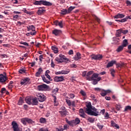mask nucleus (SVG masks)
Here are the masks:
<instances>
[{
  "label": "nucleus",
  "mask_w": 131,
  "mask_h": 131,
  "mask_svg": "<svg viewBox=\"0 0 131 131\" xmlns=\"http://www.w3.org/2000/svg\"><path fill=\"white\" fill-rule=\"evenodd\" d=\"M92 59L94 60H101L102 58V55L100 54H97V55H92Z\"/></svg>",
  "instance_id": "7"
},
{
  "label": "nucleus",
  "mask_w": 131,
  "mask_h": 131,
  "mask_svg": "<svg viewBox=\"0 0 131 131\" xmlns=\"http://www.w3.org/2000/svg\"><path fill=\"white\" fill-rule=\"evenodd\" d=\"M29 33H30V34H31V35H36V31H33L32 32H29Z\"/></svg>",
  "instance_id": "51"
},
{
  "label": "nucleus",
  "mask_w": 131,
  "mask_h": 131,
  "mask_svg": "<svg viewBox=\"0 0 131 131\" xmlns=\"http://www.w3.org/2000/svg\"><path fill=\"white\" fill-rule=\"evenodd\" d=\"M94 18H95V20L97 21L98 23H100V19L99 18L96 16V15H95L94 17Z\"/></svg>",
  "instance_id": "49"
},
{
  "label": "nucleus",
  "mask_w": 131,
  "mask_h": 131,
  "mask_svg": "<svg viewBox=\"0 0 131 131\" xmlns=\"http://www.w3.org/2000/svg\"><path fill=\"white\" fill-rule=\"evenodd\" d=\"M49 88H50V87L47 84H40L37 86V90L39 91H47L49 89Z\"/></svg>",
  "instance_id": "4"
},
{
  "label": "nucleus",
  "mask_w": 131,
  "mask_h": 131,
  "mask_svg": "<svg viewBox=\"0 0 131 131\" xmlns=\"http://www.w3.org/2000/svg\"><path fill=\"white\" fill-rule=\"evenodd\" d=\"M51 50L54 51V53H55V54H57L58 52H59L58 51V49L57 48V47H55L54 46L51 47Z\"/></svg>",
  "instance_id": "30"
},
{
  "label": "nucleus",
  "mask_w": 131,
  "mask_h": 131,
  "mask_svg": "<svg viewBox=\"0 0 131 131\" xmlns=\"http://www.w3.org/2000/svg\"><path fill=\"white\" fill-rule=\"evenodd\" d=\"M38 131H49L48 129H45L43 128H40Z\"/></svg>",
  "instance_id": "63"
},
{
  "label": "nucleus",
  "mask_w": 131,
  "mask_h": 131,
  "mask_svg": "<svg viewBox=\"0 0 131 131\" xmlns=\"http://www.w3.org/2000/svg\"><path fill=\"white\" fill-rule=\"evenodd\" d=\"M7 91H6V88H1V93L2 94H4Z\"/></svg>",
  "instance_id": "41"
},
{
  "label": "nucleus",
  "mask_w": 131,
  "mask_h": 131,
  "mask_svg": "<svg viewBox=\"0 0 131 131\" xmlns=\"http://www.w3.org/2000/svg\"><path fill=\"white\" fill-rule=\"evenodd\" d=\"M99 75H100V74L94 73L93 71H91L88 72L87 73L86 79L89 81H93L92 82V84L96 85L98 84V82L102 79V78L99 77Z\"/></svg>",
  "instance_id": "1"
},
{
  "label": "nucleus",
  "mask_w": 131,
  "mask_h": 131,
  "mask_svg": "<svg viewBox=\"0 0 131 131\" xmlns=\"http://www.w3.org/2000/svg\"><path fill=\"white\" fill-rule=\"evenodd\" d=\"M12 126L13 129V131H21L18 128V125L15 121L12 122Z\"/></svg>",
  "instance_id": "6"
},
{
  "label": "nucleus",
  "mask_w": 131,
  "mask_h": 131,
  "mask_svg": "<svg viewBox=\"0 0 131 131\" xmlns=\"http://www.w3.org/2000/svg\"><path fill=\"white\" fill-rule=\"evenodd\" d=\"M26 121L28 123L30 124H33L34 123V121H33V120L31 119H29L28 118H25Z\"/></svg>",
  "instance_id": "27"
},
{
  "label": "nucleus",
  "mask_w": 131,
  "mask_h": 131,
  "mask_svg": "<svg viewBox=\"0 0 131 131\" xmlns=\"http://www.w3.org/2000/svg\"><path fill=\"white\" fill-rule=\"evenodd\" d=\"M75 98V95L73 94H70V99H73Z\"/></svg>",
  "instance_id": "57"
},
{
  "label": "nucleus",
  "mask_w": 131,
  "mask_h": 131,
  "mask_svg": "<svg viewBox=\"0 0 131 131\" xmlns=\"http://www.w3.org/2000/svg\"><path fill=\"white\" fill-rule=\"evenodd\" d=\"M35 28L34 27V26L33 25H31V26H30L29 27H28V31H31L32 32H34V31H35Z\"/></svg>",
  "instance_id": "21"
},
{
  "label": "nucleus",
  "mask_w": 131,
  "mask_h": 131,
  "mask_svg": "<svg viewBox=\"0 0 131 131\" xmlns=\"http://www.w3.org/2000/svg\"><path fill=\"white\" fill-rule=\"evenodd\" d=\"M37 97H38V101L40 102H42L46 100V96L41 93H38V94H37Z\"/></svg>",
  "instance_id": "5"
},
{
  "label": "nucleus",
  "mask_w": 131,
  "mask_h": 131,
  "mask_svg": "<svg viewBox=\"0 0 131 131\" xmlns=\"http://www.w3.org/2000/svg\"><path fill=\"white\" fill-rule=\"evenodd\" d=\"M60 59L64 60L65 62H68L69 61V59L67 58L64 55H63L61 54H60L59 55Z\"/></svg>",
  "instance_id": "17"
},
{
  "label": "nucleus",
  "mask_w": 131,
  "mask_h": 131,
  "mask_svg": "<svg viewBox=\"0 0 131 131\" xmlns=\"http://www.w3.org/2000/svg\"><path fill=\"white\" fill-rule=\"evenodd\" d=\"M51 68H54L55 67V64L54 63L53 60H51Z\"/></svg>",
  "instance_id": "53"
},
{
  "label": "nucleus",
  "mask_w": 131,
  "mask_h": 131,
  "mask_svg": "<svg viewBox=\"0 0 131 131\" xmlns=\"http://www.w3.org/2000/svg\"><path fill=\"white\" fill-rule=\"evenodd\" d=\"M61 15H65L67 14H70L69 12H68V10L66 9H63L61 10V13H60Z\"/></svg>",
  "instance_id": "16"
},
{
  "label": "nucleus",
  "mask_w": 131,
  "mask_h": 131,
  "mask_svg": "<svg viewBox=\"0 0 131 131\" xmlns=\"http://www.w3.org/2000/svg\"><path fill=\"white\" fill-rule=\"evenodd\" d=\"M55 60L56 61H57L58 63H62L65 62L64 60L59 58V57H56Z\"/></svg>",
  "instance_id": "29"
},
{
  "label": "nucleus",
  "mask_w": 131,
  "mask_h": 131,
  "mask_svg": "<svg viewBox=\"0 0 131 131\" xmlns=\"http://www.w3.org/2000/svg\"><path fill=\"white\" fill-rule=\"evenodd\" d=\"M114 64H116V60H112L110 62H108L107 64L106 65V68H111L113 66Z\"/></svg>",
  "instance_id": "14"
},
{
  "label": "nucleus",
  "mask_w": 131,
  "mask_h": 131,
  "mask_svg": "<svg viewBox=\"0 0 131 131\" xmlns=\"http://www.w3.org/2000/svg\"><path fill=\"white\" fill-rule=\"evenodd\" d=\"M121 33H122V32H121V30L120 29L117 30L116 34V37H119Z\"/></svg>",
  "instance_id": "31"
},
{
  "label": "nucleus",
  "mask_w": 131,
  "mask_h": 131,
  "mask_svg": "<svg viewBox=\"0 0 131 131\" xmlns=\"http://www.w3.org/2000/svg\"><path fill=\"white\" fill-rule=\"evenodd\" d=\"M42 80H43L44 82L47 83V84H50L51 83L50 81L47 80L45 76H42Z\"/></svg>",
  "instance_id": "33"
},
{
  "label": "nucleus",
  "mask_w": 131,
  "mask_h": 131,
  "mask_svg": "<svg viewBox=\"0 0 131 131\" xmlns=\"http://www.w3.org/2000/svg\"><path fill=\"white\" fill-rule=\"evenodd\" d=\"M81 59V57H77V56H74V59L75 60H78L79 59Z\"/></svg>",
  "instance_id": "62"
},
{
  "label": "nucleus",
  "mask_w": 131,
  "mask_h": 131,
  "mask_svg": "<svg viewBox=\"0 0 131 131\" xmlns=\"http://www.w3.org/2000/svg\"><path fill=\"white\" fill-rule=\"evenodd\" d=\"M24 103V99L22 97H20L19 98V100H18V104L19 105H21L23 104Z\"/></svg>",
  "instance_id": "24"
},
{
  "label": "nucleus",
  "mask_w": 131,
  "mask_h": 131,
  "mask_svg": "<svg viewBox=\"0 0 131 131\" xmlns=\"http://www.w3.org/2000/svg\"><path fill=\"white\" fill-rule=\"evenodd\" d=\"M110 74H111L112 76L114 77L115 75L114 74L116 73V71L114 70V69H110Z\"/></svg>",
  "instance_id": "37"
},
{
  "label": "nucleus",
  "mask_w": 131,
  "mask_h": 131,
  "mask_svg": "<svg viewBox=\"0 0 131 131\" xmlns=\"http://www.w3.org/2000/svg\"><path fill=\"white\" fill-rule=\"evenodd\" d=\"M43 70H42V69L41 68H39L38 69V72H37L36 73V74H35V76L37 77H39L40 75L41 74V73L42 72Z\"/></svg>",
  "instance_id": "18"
},
{
  "label": "nucleus",
  "mask_w": 131,
  "mask_h": 131,
  "mask_svg": "<svg viewBox=\"0 0 131 131\" xmlns=\"http://www.w3.org/2000/svg\"><path fill=\"white\" fill-rule=\"evenodd\" d=\"M53 98H54V106H56L58 105L57 103V97L55 96H53Z\"/></svg>",
  "instance_id": "38"
},
{
  "label": "nucleus",
  "mask_w": 131,
  "mask_h": 131,
  "mask_svg": "<svg viewBox=\"0 0 131 131\" xmlns=\"http://www.w3.org/2000/svg\"><path fill=\"white\" fill-rule=\"evenodd\" d=\"M120 42V39L119 38H115V44H118V42Z\"/></svg>",
  "instance_id": "56"
},
{
  "label": "nucleus",
  "mask_w": 131,
  "mask_h": 131,
  "mask_svg": "<svg viewBox=\"0 0 131 131\" xmlns=\"http://www.w3.org/2000/svg\"><path fill=\"white\" fill-rule=\"evenodd\" d=\"M86 108H84V112L88 115L98 116L99 111L98 110L93 107L91 102H89L86 105Z\"/></svg>",
  "instance_id": "2"
},
{
  "label": "nucleus",
  "mask_w": 131,
  "mask_h": 131,
  "mask_svg": "<svg viewBox=\"0 0 131 131\" xmlns=\"http://www.w3.org/2000/svg\"><path fill=\"white\" fill-rule=\"evenodd\" d=\"M74 123V125H78L80 123V120L78 118H76L75 120H72Z\"/></svg>",
  "instance_id": "19"
},
{
  "label": "nucleus",
  "mask_w": 131,
  "mask_h": 131,
  "mask_svg": "<svg viewBox=\"0 0 131 131\" xmlns=\"http://www.w3.org/2000/svg\"><path fill=\"white\" fill-rule=\"evenodd\" d=\"M59 22L58 20H55L54 21V25H55L56 26H58V24H59Z\"/></svg>",
  "instance_id": "60"
},
{
  "label": "nucleus",
  "mask_w": 131,
  "mask_h": 131,
  "mask_svg": "<svg viewBox=\"0 0 131 131\" xmlns=\"http://www.w3.org/2000/svg\"><path fill=\"white\" fill-rule=\"evenodd\" d=\"M20 43L21 44V45H24L25 46H27V47L29 46V43H27V42H24L23 41H20Z\"/></svg>",
  "instance_id": "52"
},
{
  "label": "nucleus",
  "mask_w": 131,
  "mask_h": 131,
  "mask_svg": "<svg viewBox=\"0 0 131 131\" xmlns=\"http://www.w3.org/2000/svg\"><path fill=\"white\" fill-rule=\"evenodd\" d=\"M107 95V93L106 92H101L100 93V95L102 96V97H104Z\"/></svg>",
  "instance_id": "55"
},
{
  "label": "nucleus",
  "mask_w": 131,
  "mask_h": 131,
  "mask_svg": "<svg viewBox=\"0 0 131 131\" xmlns=\"http://www.w3.org/2000/svg\"><path fill=\"white\" fill-rule=\"evenodd\" d=\"M55 74L57 75H63V74L61 71H60V72H56Z\"/></svg>",
  "instance_id": "58"
},
{
  "label": "nucleus",
  "mask_w": 131,
  "mask_h": 131,
  "mask_svg": "<svg viewBox=\"0 0 131 131\" xmlns=\"http://www.w3.org/2000/svg\"><path fill=\"white\" fill-rule=\"evenodd\" d=\"M39 122L40 123H46V119H45V118H40L39 119Z\"/></svg>",
  "instance_id": "35"
},
{
  "label": "nucleus",
  "mask_w": 131,
  "mask_h": 131,
  "mask_svg": "<svg viewBox=\"0 0 131 131\" xmlns=\"http://www.w3.org/2000/svg\"><path fill=\"white\" fill-rule=\"evenodd\" d=\"M46 12V10H45L44 8H40V9L38 10V11L37 12V14L38 15H40L43 14V13H45Z\"/></svg>",
  "instance_id": "13"
},
{
  "label": "nucleus",
  "mask_w": 131,
  "mask_h": 131,
  "mask_svg": "<svg viewBox=\"0 0 131 131\" xmlns=\"http://www.w3.org/2000/svg\"><path fill=\"white\" fill-rule=\"evenodd\" d=\"M54 80L56 82L63 81H64V77H63L62 76H61V77L56 76L54 78Z\"/></svg>",
  "instance_id": "9"
},
{
  "label": "nucleus",
  "mask_w": 131,
  "mask_h": 131,
  "mask_svg": "<svg viewBox=\"0 0 131 131\" xmlns=\"http://www.w3.org/2000/svg\"><path fill=\"white\" fill-rule=\"evenodd\" d=\"M69 55H73V50H71L70 51L68 52Z\"/></svg>",
  "instance_id": "64"
},
{
  "label": "nucleus",
  "mask_w": 131,
  "mask_h": 131,
  "mask_svg": "<svg viewBox=\"0 0 131 131\" xmlns=\"http://www.w3.org/2000/svg\"><path fill=\"white\" fill-rule=\"evenodd\" d=\"M52 34H54L56 36H58L61 34V31L60 30L55 29L52 31Z\"/></svg>",
  "instance_id": "10"
},
{
  "label": "nucleus",
  "mask_w": 131,
  "mask_h": 131,
  "mask_svg": "<svg viewBox=\"0 0 131 131\" xmlns=\"http://www.w3.org/2000/svg\"><path fill=\"white\" fill-rule=\"evenodd\" d=\"M38 103V102L37 101V99L36 98H33L32 101H31V105H37Z\"/></svg>",
  "instance_id": "15"
},
{
  "label": "nucleus",
  "mask_w": 131,
  "mask_h": 131,
  "mask_svg": "<svg viewBox=\"0 0 131 131\" xmlns=\"http://www.w3.org/2000/svg\"><path fill=\"white\" fill-rule=\"evenodd\" d=\"M58 27H60V28H63V21L62 20L59 21V23L58 24Z\"/></svg>",
  "instance_id": "46"
},
{
  "label": "nucleus",
  "mask_w": 131,
  "mask_h": 131,
  "mask_svg": "<svg viewBox=\"0 0 131 131\" xmlns=\"http://www.w3.org/2000/svg\"><path fill=\"white\" fill-rule=\"evenodd\" d=\"M111 125L113 127H116V128H120V126L117 124L115 123V122L114 121H111Z\"/></svg>",
  "instance_id": "22"
},
{
  "label": "nucleus",
  "mask_w": 131,
  "mask_h": 131,
  "mask_svg": "<svg viewBox=\"0 0 131 131\" xmlns=\"http://www.w3.org/2000/svg\"><path fill=\"white\" fill-rule=\"evenodd\" d=\"M80 93L83 97H86V93L83 90H81Z\"/></svg>",
  "instance_id": "42"
},
{
  "label": "nucleus",
  "mask_w": 131,
  "mask_h": 131,
  "mask_svg": "<svg viewBox=\"0 0 131 131\" xmlns=\"http://www.w3.org/2000/svg\"><path fill=\"white\" fill-rule=\"evenodd\" d=\"M34 5H43L46 6H51L52 5V3H51L50 2H47L45 0H40V1H35L33 3Z\"/></svg>",
  "instance_id": "3"
},
{
  "label": "nucleus",
  "mask_w": 131,
  "mask_h": 131,
  "mask_svg": "<svg viewBox=\"0 0 131 131\" xmlns=\"http://www.w3.org/2000/svg\"><path fill=\"white\" fill-rule=\"evenodd\" d=\"M21 121L24 125H27V121L26 120V118L21 119Z\"/></svg>",
  "instance_id": "47"
},
{
  "label": "nucleus",
  "mask_w": 131,
  "mask_h": 131,
  "mask_svg": "<svg viewBox=\"0 0 131 131\" xmlns=\"http://www.w3.org/2000/svg\"><path fill=\"white\" fill-rule=\"evenodd\" d=\"M124 17H125V15L123 14L118 13V14H116L114 16V18L119 19V18H124Z\"/></svg>",
  "instance_id": "12"
},
{
  "label": "nucleus",
  "mask_w": 131,
  "mask_h": 131,
  "mask_svg": "<svg viewBox=\"0 0 131 131\" xmlns=\"http://www.w3.org/2000/svg\"><path fill=\"white\" fill-rule=\"evenodd\" d=\"M26 103L31 105V102L32 101V99L31 97H26Z\"/></svg>",
  "instance_id": "20"
},
{
  "label": "nucleus",
  "mask_w": 131,
  "mask_h": 131,
  "mask_svg": "<svg viewBox=\"0 0 131 131\" xmlns=\"http://www.w3.org/2000/svg\"><path fill=\"white\" fill-rule=\"evenodd\" d=\"M59 114H61V116L64 117L68 115V112L67 111H59Z\"/></svg>",
  "instance_id": "28"
},
{
  "label": "nucleus",
  "mask_w": 131,
  "mask_h": 131,
  "mask_svg": "<svg viewBox=\"0 0 131 131\" xmlns=\"http://www.w3.org/2000/svg\"><path fill=\"white\" fill-rule=\"evenodd\" d=\"M30 79L29 78H26L24 79H22L20 80V84L21 85H25L27 84V83L29 81Z\"/></svg>",
  "instance_id": "11"
},
{
  "label": "nucleus",
  "mask_w": 131,
  "mask_h": 131,
  "mask_svg": "<svg viewBox=\"0 0 131 131\" xmlns=\"http://www.w3.org/2000/svg\"><path fill=\"white\" fill-rule=\"evenodd\" d=\"M75 9V7L70 6V8H69L68 9H67V11L68 12V13L70 14L72 11H73Z\"/></svg>",
  "instance_id": "34"
},
{
  "label": "nucleus",
  "mask_w": 131,
  "mask_h": 131,
  "mask_svg": "<svg viewBox=\"0 0 131 131\" xmlns=\"http://www.w3.org/2000/svg\"><path fill=\"white\" fill-rule=\"evenodd\" d=\"M45 76H47V78H48L49 80L52 81V78H51L50 76L48 74H45Z\"/></svg>",
  "instance_id": "54"
},
{
  "label": "nucleus",
  "mask_w": 131,
  "mask_h": 131,
  "mask_svg": "<svg viewBox=\"0 0 131 131\" xmlns=\"http://www.w3.org/2000/svg\"><path fill=\"white\" fill-rule=\"evenodd\" d=\"M128 45V42H127V39H125L122 41V45L121 46L126 47V46Z\"/></svg>",
  "instance_id": "25"
},
{
  "label": "nucleus",
  "mask_w": 131,
  "mask_h": 131,
  "mask_svg": "<svg viewBox=\"0 0 131 131\" xmlns=\"http://www.w3.org/2000/svg\"><path fill=\"white\" fill-rule=\"evenodd\" d=\"M125 47L124 46H119L118 48L117 49L116 51L118 52V53H120V52L122 51L123 50V48H125Z\"/></svg>",
  "instance_id": "26"
},
{
  "label": "nucleus",
  "mask_w": 131,
  "mask_h": 131,
  "mask_svg": "<svg viewBox=\"0 0 131 131\" xmlns=\"http://www.w3.org/2000/svg\"><path fill=\"white\" fill-rule=\"evenodd\" d=\"M97 127L99 128V129L102 130V128H103L104 125H100V124L98 123H97Z\"/></svg>",
  "instance_id": "43"
},
{
  "label": "nucleus",
  "mask_w": 131,
  "mask_h": 131,
  "mask_svg": "<svg viewBox=\"0 0 131 131\" xmlns=\"http://www.w3.org/2000/svg\"><path fill=\"white\" fill-rule=\"evenodd\" d=\"M8 80L7 77L4 76L3 74H0V82L1 83H5L6 80Z\"/></svg>",
  "instance_id": "8"
},
{
  "label": "nucleus",
  "mask_w": 131,
  "mask_h": 131,
  "mask_svg": "<svg viewBox=\"0 0 131 131\" xmlns=\"http://www.w3.org/2000/svg\"><path fill=\"white\" fill-rule=\"evenodd\" d=\"M18 72L20 73V74H24V73H26V70H24V69H20L18 71Z\"/></svg>",
  "instance_id": "48"
},
{
  "label": "nucleus",
  "mask_w": 131,
  "mask_h": 131,
  "mask_svg": "<svg viewBox=\"0 0 131 131\" xmlns=\"http://www.w3.org/2000/svg\"><path fill=\"white\" fill-rule=\"evenodd\" d=\"M66 122H67V123H68V124L71 126H73V125H75V123L72 120L69 121V120L67 119L66 120Z\"/></svg>",
  "instance_id": "23"
},
{
  "label": "nucleus",
  "mask_w": 131,
  "mask_h": 131,
  "mask_svg": "<svg viewBox=\"0 0 131 131\" xmlns=\"http://www.w3.org/2000/svg\"><path fill=\"white\" fill-rule=\"evenodd\" d=\"M61 71L62 72V74L63 75L68 74L70 72V70L69 69H67L66 71L63 70V71Z\"/></svg>",
  "instance_id": "36"
},
{
  "label": "nucleus",
  "mask_w": 131,
  "mask_h": 131,
  "mask_svg": "<svg viewBox=\"0 0 131 131\" xmlns=\"http://www.w3.org/2000/svg\"><path fill=\"white\" fill-rule=\"evenodd\" d=\"M86 74H87L86 72L84 71V72H83L82 76L83 77H86Z\"/></svg>",
  "instance_id": "61"
},
{
  "label": "nucleus",
  "mask_w": 131,
  "mask_h": 131,
  "mask_svg": "<svg viewBox=\"0 0 131 131\" xmlns=\"http://www.w3.org/2000/svg\"><path fill=\"white\" fill-rule=\"evenodd\" d=\"M8 89L11 90V89H12L13 88H14V85L8 84Z\"/></svg>",
  "instance_id": "59"
},
{
  "label": "nucleus",
  "mask_w": 131,
  "mask_h": 131,
  "mask_svg": "<svg viewBox=\"0 0 131 131\" xmlns=\"http://www.w3.org/2000/svg\"><path fill=\"white\" fill-rule=\"evenodd\" d=\"M79 116L83 118H85L86 114L84 113H79Z\"/></svg>",
  "instance_id": "50"
},
{
  "label": "nucleus",
  "mask_w": 131,
  "mask_h": 131,
  "mask_svg": "<svg viewBox=\"0 0 131 131\" xmlns=\"http://www.w3.org/2000/svg\"><path fill=\"white\" fill-rule=\"evenodd\" d=\"M87 120L91 123H93L95 122V119L92 118H88Z\"/></svg>",
  "instance_id": "39"
},
{
  "label": "nucleus",
  "mask_w": 131,
  "mask_h": 131,
  "mask_svg": "<svg viewBox=\"0 0 131 131\" xmlns=\"http://www.w3.org/2000/svg\"><path fill=\"white\" fill-rule=\"evenodd\" d=\"M131 111V106H129V105L126 106L124 111L127 112V111Z\"/></svg>",
  "instance_id": "40"
},
{
  "label": "nucleus",
  "mask_w": 131,
  "mask_h": 131,
  "mask_svg": "<svg viewBox=\"0 0 131 131\" xmlns=\"http://www.w3.org/2000/svg\"><path fill=\"white\" fill-rule=\"evenodd\" d=\"M127 19L126 18L120 19V20H118V19H115V21H116L117 22H120L122 23H125L127 21Z\"/></svg>",
  "instance_id": "32"
},
{
  "label": "nucleus",
  "mask_w": 131,
  "mask_h": 131,
  "mask_svg": "<svg viewBox=\"0 0 131 131\" xmlns=\"http://www.w3.org/2000/svg\"><path fill=\"white\" fill-rule=\"evenodd\" d=\"M66 102H67V104H68V106H71L72 102H71V101H70L69 99H66Z\"/></svg>",
  "instance_id": "44"
},
{
  "label": "nucleus",
  "mask_w": 131,
  "mask_h": 131,
  "mask_svg": "<svg viewBox=\"0 0 131 131\" xmlns=\"http://www.w3.org/2000/svg\"><path fill=\"white\" fill-rule=\"evenodd\" d=\"M120 30H121L122 34H126L127 33H128V30H122V29H120Z\"/></svg>",
  "instance_id": "45"
}]
</instances>
